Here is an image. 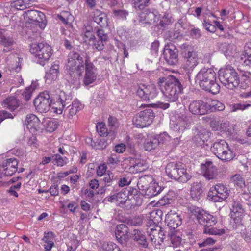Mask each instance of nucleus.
<instances>
[{
  "mask_svg": "<svg viewBox=\"0 0 251 251\" xmlns=\"http://www.w3.org/2000/svg\"><path fill=\"white\" fill-rule=\"evenodd\" d=\"M158 84L163 95L168 100H177L182 92L183 87L179 80L173 75L159 78Z\"/></svg>",
  "mask_w": 251,
  "mask_h": 251,
  "instance_id": "obj_1",
  "label": "nucleus"
},
{
  "mask_svg": "<svg viewBox=\"0 0 251 251\" xmlns=\"http://www.w3.org/2000/svg\"><path fill=\"white\" fill-rule=\"evenodd\" d=\"M201 88L213 94H216L220 91V87L216 82V74L211 68H202L195 77Z\"/></svg>",
  "mask_w": 251,
  "mask_h": 251,
  "instance_id": "obj_2",
  "label": "nucleus"
},
{
  "mask_svg": "<svg viewBox=\"0 0 251 251\" xmlns=\"http://www.w3.org/2000/svg\"><path fill=\"white\" fill-rule=\"evenodd\" d=\"M219 78L227 89L233 90L239 84V76L233 67L227 65L219 71Z\"/></svg>",
  "mask_w": 251,
  "mask_h": 251,
  "instance_id": "obj_3",
  "label": "nucleus"
},
{
  "mask_svg": "<svg viewBox=\"0 0 251 251\" xmlns=\"http://www.w3.org/2000/svg\"><path fill=\"white\" fill-rule=\"evenodd\" d=\"M165 172L170 178L180 182H186L191 178V176L187 172L185 165L181 162H170L166 167Z\"/></svg>",
  "mask_w": 251,
  "mask_h": 251,
  "instance_id": "obj_4",
  "label": "nucleus"
},
{
  "mask_svg": "<svg viewBox=\"0 0 251 251\" xmlns=\"http://www.w3.org/2000/svg\"><path fill=\"white\" fill-rule=\"evenodd\" d=\"M211 152L223 162H229L235 157L227 143L225 140L215 142L210 148Z\"/></svg>",
  "mask_w": 251,
  "mask_h": 251,
  "instance_id": "obj_5",
  "label": "nucleus"
},
{
  "mask_svg": "<svg viewBox=\"0 0 251 251\" xmlns=\"http://www.w3.org/2000/svg\"><path fill=\"white\" fill-rule=\"evenodd\" d=\"M30 52L38 59L37 62L44 66L52 54V49L49 45L44 43H32Z\"/></svg>",
  "mask_w": 251,
  "mask_h": 251,
  "instance_id": "obj_6",
  "label": "nucleus"
},
{
  "mask_svg": "<svg viewBox=\"0 0 251 251\" xmlns=\"http://www.w3.org/2000/svg\"><path fill=\"white\" fill-rule=\"evenodd\" d=\"M66 69L71 75H75L80 76L84 70L83 59L81 55L76 52H71L68 55Z\"/></svg>",
  "mask_w": 251,
  "mask_h": 251,
  "instance_id": "obj_7",
  "label": "nucleus"
},
{
  "mask_svg": "<svg viewBox=\"0 0 251 251\" xmlns=\"http://www.w3.org/2000/svg\"><path fill=\"white\" fill-rule=\"evenodd\" d=\"M54 98L51 97L49 92L44 91L39 95L33 103L38 111L46 113L49 110L51 105L54 106Z\"/></svg>",
  "mask_w": 251,
  "mask_h": 251,
  "instance_id": "obj_8",
  "label": "nucleus"
},
{
  "mask_svg": "<svg viewBox=\"0 0 251 251\" xmlns=\"http://www.w3.org/2000/svg\"><path fill=\"white\" fill-rule=\"evenodd\" d=\"M154 118V113L151 108L140 112L133 119L134 125L137 127L143 128L150 125Z\"/></svg>",
  "mask_w": 251,
  "mask_h": 251,
  "instance_id": "obj_9",
  "label": "nucleus"
},
{
  "mask_svg": "<svg viewBox=\"0 0 251 251\" xmlns=\"http://www.w3.org/2000/svg\"><path fill=\"white\" fill-rule=\"evenodd\" d=\"M229 194V190L222 183H218L210 188L208 197L214 202H221L226 200Z\"/></svg>",
  "mask_w": 251,
  "mask_h": 251,
  "instance_id": "obj_10",
  "label": "nucleus"
},
{
  "mask_svg": "<svg viewBox=\"0 0 251 251\" xmlns=\"http://www.w3.org/2000/svg\"><path fill=\"white\" fill-rule=\"evenodd\" d=\"M85 73L83 79V83L85 86L93 83L97 77V69L93 63L91 61L90 57L86 55L85 58Z\"/></svg>",
  "mask_w": 251,
  "mask_h": 251,
  "instance_id": "obj_11",
  "label": "nucleus"
},
{
  "mask_svg": "<svg viewBox=\"0 0 251 251\" xmlns=\"http://www.w3.org/2000/svg\"><path fill=\"white\" fill-rule=\"evenodd\" d=\"M137 95L143 100L150 101L155 99L158 92L154 85H146L141 84L137 90Z\"/></svg>",
  "mask_w": 251,
  "mask_h": 251,
  "instance_id": "obj_12",
  "label": "nucleus"
},
{
  "mask_svg": "<svg viewBox=\"0 0 251 251\" xmlns=\"http://www.w3.org/2000/svg\"><path fill=\"white\" fill-rule=\"evenodd\" d=\"M53 108L56 109V112L61 114L63 109L72 103V96L64 91H60L59 94L54 98Z\"/></svg>",
  "mask_w": 251,
  "mask_h": 251,
  "instance_id": "obj_13",
  "label": "nucleus"
},
{
  "mask_svg": "<svg viewBox=\"0 0 251 251\" xmlns=\"http://www.w3.org/2000/svg\"><path fill=\"white\" fill-rule=\"evenodd\" d=\"M209 103L201 100L191 101L189 105V111L194 115H203L208 113Z\"/></svg>",
  "mask_w": 251,
  "mask_h": 251,
  "instance_id": "obj_14",
  "label": "nucleus"
},
{
  "mask_svg": "<svg viewBox=\"0 0 251 251\" xmlns=\"http://www.w3.org/2000/svg\"><path fill=\"white\" fill-rule=\"evenodd\" d=\"M191 123L185 115L178 116L176 121H172L170 123V127L176 132L181 134L189 128Z\"/></svg>",
  "mask_w": 251,
  "mask_h": 251,
  "instance_id": "obj_15",
  "label": "nucleus"
},
{
  "mask_svg": "<svg viewBox=\"0 0 251 251\" xmlns=\"http://www.w3.org/2000/svg\"><path fill=\"white\" fill-rule=\"evenodd\" d=\"M25 14L31 23L38 25L42 29L45 27V16L43 13L37 10H29L26 11Z\"/></svg>",
  "mask_w": 251,
  "mask_h": 251,
  "instance_id": "obj_16",
  "label": "nucleus"
},
{
  "mask_svg": "<svg viewBox=\"0 0 251 251\" xmlns=\"http://www.w3.org/2000/svg\"><path fill=\"white\" fill-rule=\"evenodd\" d=\"M163 57L167 64L170 65H175L177 63V51L173 44H171L165 46Z\"/></svg>",
  "mask_w": 251,
  "mask_h": 251,
  "instance_id": "obj_17",
  "label": "nucleus"
},
{
  "mask_svg": "<svg viewBox=\"0 0 251 251\" xmlns=\"http://www.w3.org/2000/svg\"><path fill=\"white\" fill-rule=\"evenodd\" d=\"M201 170L203 176L206 180L216 179L218 176V170L211 161H206L201 164Z\"/></svg>",
  "mask_w": 251,
  "mask_h": 251,
  "instance_id": "obj_18",
  "label": "nucleus"
},
{
  "mask_svg": "<svg viewBox=\"0 0 251 251\" xmlns=\"http://www.w3.org/2000/svg\"><path fill=\"white\" fill-rule=\"evenodd\" d=\"M18 162L15 158H10L4 160L1 167L3 169L2 174L5 176H11L17 171Z\"/></svg>",
  "mask_w": 251,
  "mask_h": 251,
  "instance_id": "obj_19",
  "label": "nucleus"
},
{
  "mask_svg": "<svg viewBox=\"0 0 251 251\" xmlns=\"http://www.w3.org/2000/svg\"><path fill=\"white\" fill-rule=\"evenodd\" d=\"M183 57L185 61L184 68L188 73L190 74L198 64V55L195 52H188Z\"/></svg>",
  "mask_w": 251,
  "mask_h": 251,
  "instance_id": "obj_20",
  "label": "nucleus"
},
{
  "mask_svg": "<svg viewBox=\"0 0 251 251\" xmlns=\"http://www.w3.org/2000/svg\"><path fill=\"white\" fill-rule=\"evenodd\" d=\"M197 219L200 224L205 225H214L217 222V219L213 215L207 213L203 210L199 209L197 211Z\"/></svg>",
  "mask_w": 251,
  "mask_h": 251,
  "instance_id": "obj_21",
  "label": "nucleus"
},
{
  "mask_svg": "<svg viewBox=\"0 0 251 251\" xmlns=\"http://www.w3.org/2000/svg\"><path fill=\"white\" fill-rule=\"evenodd\" d=\"M83 107L82 104L79 101L75 100L64 109V115L67 118L72 119Z\"/></svg>",
  "mask_w": 251,
  "mask_h": 251,
  "instance_id": "obj_22",
  "label": "nucleus"
},
{
  "mask_svg": "<svg viewBox=\"0 0 251 251\" xmlns=\"http://www.w3.org/2000/svg\"><path fill=\"white\" fill-rule=\"evenodd\" d=\"M148 165L144 160L135 159L131 160L127 171L131 174H136L145 171Z\"/></svg>",
  "mask_w": 251,
  "mask_h": 251,
  "instance_id": "obj_23",
  "label": "nucleus"
},
{
  "mask_svg": "<svg viewBox=\"0 0 251 251\" xmlns=\"http://www.w3.org/2000/svg\"><path fill=\"white\" fill-rule=\"evenodd\" d=\"M129 228L125 224H121L117 226L115 236L118 242L124 244L129 237Z\"/></svg>",
  "mask_w": 251,
  "mask_h": 251,
  "instance_id": "obj_24",
  "label": "nucleus"
},
{
  "mask_svg": "<svg viewBox=\"0 0 251 251\" xmlns=\"http://www.w3.org/2000/svg\"><path fill=\"white\" fill-rule=\"evenodd\" d=\"M25 123L31 132L34 133L40 129V121L35 115L28 114Z\"/></svg>",
  "mask_w": 251,
  "mask_h": 251,
  "instance_id": "obj_25",
  "label": "nucleus"
},
{
  "mask_svg": "<svg viewBox=\"0 0 251 251\" xmlns=\"http://www.w3.org/2000/svg\"><path fill=\"white\" fill-rule=\"evenodd\" d=\"M139 21L156 25L159 21V17L150 10L146 9L139 16Z\"/></svg>",
  "mask_w": 251,
  "mask_h": 251,
  "instance_id": "obj_26",
  "label": "nucleus"
},
{
  "mask_svg": "<svg viewBox=\"0 0 251 251\" xmlns=\"http://www.w3.org/2000/svg\"><path fill=\"white\" fill-rule=\"evenodd\" d=\"M165 221L169 228L174 230L181 225L182 219L176 213H169L166 217Z\"/></svg>",
  "mask_w": 251,
  "mask_h": 251,
  "instance_id": "obj_27",
  "label": "nucleus"
},
{
  "mask_svg": "<svg viewBox=\"0 0 251 251\" xmlns=\"http://www.w3.org/2000/svg\"><path fill=\"white\" fill-rule=\"evenodd\" d=\"M171 246L174 248L180 247L184 242L182 233L178 230L171 231L169 234Z\"/></svg>",
  "mask_w": 251,
  "mask_h": 251,
  "instance_id": "obj_28",
  "label": "nucleus"
},
{
  "mask_svg": "<svg viewBox=\"0 0 251 251\" xmlns=\"http://www.w3.org/2000/svg\"><path fill=\"white\" fill-rule=\"evenodd\" d=\"M132 238L138 245L144 248H146L148 246V243L147 241L145 235L138 229H135L131 233Z\"/></svg>",
  "mask_w": 251,
  "mask_h": 251,
  "instance_id": "obj_29",
  "label": "nucleus"
},
{
  "mask_svg": "<svg viewBox=\"0 0 251 251\" xmlns=\"http://www.w3.org/2000/svg\"><path fill=\"white\" fill-rule=\"evenodd\" d=\"M202 185L200 182H194L192 184L190 188V195L194 200H198L202 197Z\"/></svg>",
  "mask_w": 251,
  "mask_h": 251,
  "instance_id": "obj_30",
  "label": "nucleus"
},
{
  "mask_svg": "<svg viewBox=\"0 0 251 251\" xmlns=\"http://www.w3.org/2000/svg\"><path fill=\"white\" fill-rule=\"evenodd\" d=\"M59 67L58 64L54 63L48 72L46 73L45 78L46 82L48 84L51 83L56 80L59 73Z\"/></svg>",
  "mask_w": 251,
  "mask_h": 251,
  "instance_id": "obj_31",
  "label": "nucleus"
},
{
  "mask_svg": "<svg viewBox=\"0 0 251 251\" xmlns=\"http://www.w3.org/2000/svg\"><path fill=\"white\" fill-rule=\"evenodd\" d=\"M153 182V178L151 175H145L139 178L137 186L143 191L146 190Z\"/></svg>",
  "mask_w": 251,
  "mask_h": 251,
  "instance_id": "obj_32",
  "label": "nucleus"
},
{
  "mask_svg": "<svg viewBox=\"0 0 251 251\" xmlns=\"http://www.w3.org/2000/svg\"><path fill=\"white\" fill-rule=\"evenodd\" d=\"M241 62L244 66H251V42L247 43L244 47V51Z\"/></svg>",
  "mask_w": 251,
  "mask_h": 251,
  "instance_id": "obj_33",
  "label": "nucleus"
},
{
  "mask_svg": "<svg viewBox=\"0 0 251 251\" xmlns=\"http://www.w3.org/2000/svg\"><path fill=\"white\" fill-rule=\"evenodd\" d=\"M127 190L121 191L108 198V201L118 202L119 203H125L128 198Z\"/></svg>",
  "mask_w": 251,
  "mask_h": 251,
  "instance_id": "obj_34",
  "label": "nucleus"
},
{
  "mask_svg": "<svg viewBox=\"0 0 251 251\" xmlns=\"http://www.w3.org/2000/svg\"><path fill=\"white\" fill-rule=\"evenodd\" d=\"M2 105L5 108L14 111L19 105V100L14 97H10L3 101Z\"/></svg>",
  "mask_w": 251,
  "mask_h": 251,
  "instance_id": "obj_35",
  "label": "nucleus"
},
{
  "mask_svg": "<svg viewBox=\"0 0 251 251\" xmlns=\"http://www.w3.org/2000/svg\"><path fill=\"white\" fill-rule=\"evenodd\" d=\"M162 191L161 188L157 183L153 182L145 191V195L149 197H152L156 196Z\"/></svg>",
  "mask_w": 251,
  "mask_h": 251,
  "instance_id": "obj_36",
  "label": "nucleus"
},
{
  "mask_svg": "<svg viewBox=\"0 0 251 251\" xmlns=\"http://www.w3.org/2000/svg\"><path fill=\"white\" fill-rule=\"evenodd\" d=\"M233 215H244L245 210L240 201L234 199L231 201V208Z\"/></svg>",
  "mask_w": 251,
  "mask_h": 251,
  "instance_id": "obj_37",
  "label": "nucleus"
},
{
  "mask_svg": "<svg viewBox=\"0 0 251 251\" xmlns=\"http://www.w3.org/2000/svg\"><path fill=\"white\" fill-rule=\"evenodd\" d=\"M214 225H205L203 228V233L209 235H221L225 233L224 229H218L214 227Z\"/></svg>",
  "mask_w": 251,
  "mask_h": 251,
  "instance_id": "obj_38",
  "label": "nucleus"
},
{
  "mask_svg": "<svg viewBox=\"0 0 251 251\" xmlns=\"http://www.w3.org/2000/svg\"><path fill=\"white\" fill-rule=\"evenodd\" d=\"M158 146V141L154 136L149 137L146 140L144 148L146 151H151L155 149Z\"/></svg>",
  "mask_w": 251,
  "mask_h": 251,
  "instance_id": "obj_39",
  "label": "nucleus"
},
{
  "mask_svg": "<svg viewBox=\"0 0 251 251\" xmlns=\"http://www.w3.org/2000/svg\"><path fill=\"white\" fill-rule=\"evenodd\" d=\"M83 38L84 42L93 41L95 37L93 33V28L91 25H86L82 30Z\"/></svg>",
  "mask_w": 251,
  "mask_h": 251,
  "instance_id": "obj_40",
  "label": "nucleus"
},
{
  "mask_svg": "<svg viewBox=\"0 0 251 251\" xmlns=\"http://www.w3.org/2000/svg\"><path fill=\"white\" fill-rule=\"evenodd\" d=\"M251 74L246 72L241 74V76L239 77V84L238 86L241 88L245 89L249 87L250 83V76Z\"/></svg>",
  "mask_w": 251,
  "mask_h": 251,
  "instance_id": "obj_41",
  "label": "nucleus"
},
{
  "mask_svg": "<svg viewBox=\"0 0 251 251\" xmlns=\"http://www.w3.org/2000/svg\"><path fill=\"white\" fill-rule=\"evenodd\" d=\"M230 181L233 183L235 186L238 187L241 189L245 186V182L244 178L240 174H235L230 178Z\"/></svg>",
  "mask_w": 251,
  "mask_h": 251,
  "instance_id": "obj_42",
  "label": "nucleus"
},
{
  "mask_svg": "<svg viewBox=\"0 0 251 251\" xmlns=\"http://www.w3.org/2000/svg\"><path fill=\"white\" fill-rule=\"evenodd\" d=\"M235 48L234 44L224 43L222 46V50L226 57H229L234 54Z\"/></svg>",
  "mask_w": 251,
  "mask_h": 251,
  "instance_id": "obj_43",
  "label": "nucleus"
},
{
  "mask_svg": "<svg viewBox=\"0 0 251 251\" xmlns=\"http://www.w3.org/2000/svg\"><path fill=\"white\" fill-rule=\"evenodd\" d=\"M172 22L171 16L168 13H165L160 17V19L156 25L162 27H165L170 25Z\"/></svg>",
  "mask_w": 251,
  "mask_h": 251,
  "instance_id": "obj_44",
  "label": "nucleus"
},
{
  "mask_svg": "<svg viewBox=\"0 0 251 251\" xmlns=\"http://www.w3.org/2000/svg\"><path fill=\"white\" fill-rule=\"evenodd\" d=\"M208 113L215 111L216 110L222 111L225 108V105L221 102L217 100H213L211 103L209 104Z\"/></svg>",
  "mask_w": 251,
  "mask_h": 251,
  "instance_id": "obj_45",
  "label": "nucleus"
},
{
  "mask_svg": "<svg viewBox=\"0 0 251 251\" xmlns=\"http://www.w3.org/2000/svg\"><path fill=\"white\" fill-rule=\"evenodd\" d=\"M112 11L113 16L116 19L122 20H126L129 15L128 11L126 9H117L113 8Z\"/></svg>",
  "mask_w": 251,
  "mask_h": 251,
  "instance_id": "obj_46",
  "label": "nucleus"
},
{
  "mask_svg": "<svg viewBox=\"0 0 251 251\" xmlns=\"http://www.w3.org/2000/svg\"><path fill=\"white\" fill-rule=\"evenodd\" d=\"M208 134L205 130L199 132L195 136V140L199 145L204 144L207 141Z\"/></svg>",
  "mask_w": 251,
  "mask_h": 251,
  "instance_id": "obj_47",
  "label": "nucleus"
},
{
  "mask_svg": "<svg viewBox=\"0 0 251 251\" xmlns=\"http://www.w3.org/2000/svg\"><path fill=\"white\" fill-rule=\"evenodd\" d=\"M134 7L136 10H143L148 7L150 3V0H133Z\"/></svg>",
  "mask_w": 251,
  "mask_h": 251,
  "instance_id": "obj_48",
  "label": "nucleus"
},
{
  "mask_svg": "<svg viewBox=\"0 0 251 251\" xmlns=\"http://www.w3.org/2000/svg\"><path fill=\"white\" fill-rule=\"evenodd\" d=\"M14 43V40L12 38L6 37L2 34H0V44L4 47H10Z\"/></svg>",
  "mask_w": 251,
  "mask_h": 251,
  "instance_id": "obj_49",
  "label": "nucleus"
},
{
  "mask_svg": "<svg viewBox=\"0 0 251 251\" xmlns=\"http://www.w3.org/2000/svg\"><path fill=\"white\" fill-rule=\"evenodd\" d=\"M45 126L47 131L52 132L57 128L58 124L55 121L48 120L46 123Z\"/></svg>",
  "mask_w": 251,
  "mask_h": 251,
  "instance_id": "obj_50",
  "label": "nucleus"
},
{
  "mask_svg": "<svg viewBox=\"0 0 251 251\" xmlns=\"http://www.w3.org/2000/svg\"><path fill=\"white\" fill-rule=\"evenodd\" d=\"M244 215H232L233 219V226L235 228H237L243 225V217Z\"/></svg>",
  "mask_w": 251,
  "mask_h": 251,
  "instance_id": "obj_51",
  "label": "nucleus"
},
{
  "mask_svg": "<svg viewBox=\"0 0 251 251\" xmlns=\"http://www.w3.org/2000/svg\"><path fill=\"white\" fill-rule=\"evenodd\" d=\"M147 232L150 237L151 241L152 243L156 244L157 242V229L153 228H147Z\"/></svg>",
  "mask_w": 251,
  "mask_h": 251,
  "instance_id": "obj_52",
  "label": "nucleus"
},
{
  "mask_svg": "<svg viewBox=\"0 0 251 251\" xmlns=\"http://www.w3.org/2000/svg\"><path fill=\"white\" fill-rule=\"evenodd\" d=\"M97 131L101 136H107L108 130L104 124L99 123L96 126Z\"/></svg>",
  "mask_w": 251,
  "mask_h": 251,
  "instance_id": "obj_53",
  "label": "nucleus"
},
{
  "mask_svg": "<svg viewBox=\"0 0 251 251\" xmlns=\"http://www.w3.org/2000/svg\"><path fill=\"white\" fill-rule=\"evenodd\" d=\"M251 106V104L247 103L246 102L243 103H235L232 105V111H236L237 110H244L248 109Z\"/></svg>",
  "mask_w": 251,
  "mask_h": 251,
  "instance_id": "obj_54",
  "label": "nucleus"
},
{
  "mask_svg": "<svg viewBox=\"0 0 251 251\" xmlns=\"http://www.w3.org/2000/svg\"><path fill=\"white\" fill-rule=\"evenodd\" d=\"M103 251H122L115 243H108L103 245Z\"/></svg>",
  "mask_w": 251,
  "mask_h": 251,
  "instance_id": "obj_55",
  "label": "nucleus"
},
{
  "mask_svg": "<svg viewBox=\"0 0 251 251\" xmlns=\"http://www.w3.org/2000/svg\"><path fill=\"white\" fill-rule=\"evenodd\" d=\"M143 217L137 216L135 217L128 221V224L132 226H140L143 224Z\"/></svg>",
  "mask_w": 251,
  "mask_h": 251,
  "instance_id": "obj_56",
  "label": "nucleus"
},
{
  "mask_svg": "<svg viewBox=\"0 0 251 251\" xmlns=\"http://www.w3.org/2000/svg\"><path fill=\"white\" fill-rule=\"evenodd\" d=\"M216 242V240L212 238H207L204 239L202 242L198 243V245L200 248L205 247L208 246H211L214 244Z\"/></svg>",
  "mask_w": 251,
  "mask_h": 251,
  "instance_id": "obj_57",
  "label": "nucleus"
},
{
  "mask_svg": "<svg viewBox=\"0 0 251 251\" xmlns=\"http://www.w3.org/2000/svg\"><path fill=\"white\" fill-rule=\"evenodd\" d=\"M108 126L113 130H115L116 128L119 126V123L117 119L112 116H109L108 119Z\"/></svg>",
  "mask_w": 251,
  "mask_h": 251,
  "instance_id": "obj_58",
  "label": "nucleus"
},
{
  "mask_svg": "<svg viewBox=\"0 0 251 251\" xmlns=\"http://www.w3.org/2000/svg\"><path fill=\"white\" fill-rule=\"evenodd\" d=\"M156 140L158 141V145L160 144H163L165 143L166 142L169 140L170 136L165 132H164L162 134H160L159 135H155Z\"/></svg>",
  "mask_w": 251,
  "mask_h": 251,
  "instance_id": "obj_59",
  "label": "nucleus"
},
{
  "mask_svg": "<svg viewBox=\"0 0 251 251\" xmlns=\"http://www.w3.org/2000/svg\"><path fill=\"white\" fill-rule=\"evenodd\" d=\"M95 22L100 25V26H104L107 22L105 14H102L94 20Z\"/></svg>",
  "mask_w": 251,
  "mask_h": 251,
  "instance_id": "obj_60",
  "label": "nucleus"
},
{
  "mask_svg": "<svg viewBox=\"0 0 251 251\" xmlns=\"http://www.w3.org/2000/svg\"><path fill=\"white\" fill-rule=\"evenodd\" d=\"M107 143L105 142L104 139L98 140L95 143V147L96 149L103 150L105 149L107 146Z\"/></svg>",
  "mask_w": 251,
  "mask_h": 251,
  "instance_id": "obj_61",
  "label": "nucleus"
},
{
  "mask_svg": "<svg viewBox=\"0 0 251 251\" xmlns=\"http://www.w3.org/2000/svg\"><path fill=\"white\" fill-rule=\"evenodd\" d=\"M241 234L246 242H250L251 241V230L245 229Z\"/></svg>",
  "mask_w": 251,
  "mask_h": 251,
  "instance_id": "obj_62",
  "label": "nucleus"
},
{
  "mask_svg": "<svg viewBox=\"0 0 251 251\" xmlns=\"http://www.w3.org/2000/svg\"><path fill=\"white\" fill-rule=\"evenodd\" d=\"M52 158L58 166H63L66 163L65 160L59 154H55Z\"/></svg>",
  "mask_w": 251,
  "mask_h": 251,
  "instance_id": "obj_63",
  "label": "nucleus"
},
{
  "mask_svg": "<svg viewBox=\"0 0 251 251\" xmlns=\"http://www.w3.org/2000/svg\"><path fill=\"white\" fill-rule=\"evenodd\" d=\"M33 91L32 90H30L29 88L27 87L24 91L23 92L22 96L25 101H28L32 96Z\"/></svg>",
  "mask_w": 251,
  "mask_h": 251,
  "instance_id": "obj_64",
  "label": "nucleus"
}]
</instances>
